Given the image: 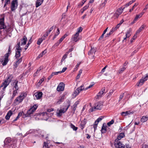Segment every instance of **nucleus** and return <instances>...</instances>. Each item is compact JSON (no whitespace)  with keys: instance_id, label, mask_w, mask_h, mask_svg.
<instances>
[{"instance_id":"obj_1","label":"nucleus","mask_w":148,"mask_h":148,"mask_svg":"<svg viewBox=\"0 0 148 148\" xmlns=\"http://www.w3.org/2000/svg\"><path fill=\"white\" fill-rule=\"evenodd\" d=\"M13 77L12 75H10L7 79L5 80L1 84L0 86V90H1L2 94L5 93V89L8 86L10 82L12 81Z\"/></svg>"},{"instance_id":"obj_2","label":"nucleus","mask_w":148,"mask_h":148,"mask_svg":"<svg viewBox=\"0 0 148 148\" xmlns=\"http://www.w3.org/2000/svg\"><path fill=\"white\" fill-rule=\"evenodd\" d=\"M11 53L10 46L8 49V52L5 54L4 55V60L2 61V64L3 66L7 64L9 61V56L10 54Z\"/></svg>"},{"instance_id":"obj_3","label":"nucleus","mask_w":148,"mask_h":148,"mask_svg":"<svg viewBox=\"0 0 148 148\" xmlns=\"http://www.w3.org/2000/svg\"><path fill=\"white\" fill-rule=\"evenodd\" d=\"M4 146L5 147H8V146H10V148H12L13 146H12V143L13 142L11 138L10 137H8L6 138L4 141Z\"/></svg>"},{"instance_id":"obj_4","label":"nucleus","mask_w":148,"mask_h":148,"mask_svg":"<svg viewBox=\"0 0 148 148\" xmlns=\"http://www.w3.org/2000/svg\"><path fill=\"white\" fill-rule=\"evenodd\" d=\"M18 0H12L11 2V10L12 11L17 9L18 6Z\"/></svg>"},{"instance_id":"obj_5","label":"nucleus","mask_w":148,"mask_h":148,"mask_svg":"<svg viewBox=\"0 0 148 148\" xmlns=\"http://www.w3.org/2000/svg\"><path fill=\"white\" fill-rule=\"evenodd\" d=\"M148 75L147 74H146L145 77H143L136 84V86L138 87L142 86L144 82L147 79Z\"/></svg>"},{"instance_id":"obj_6","label":"nucleus","mask_w":148,"mask_h":148,"mask_svg":"<svg viewBox=\"0 0 148 148\" xmlns=\"http://www.w3.org/2000/svg\"><path fill=\"white\" fill-rule=\"evenodd\" d=\"M4 18H2L1 19H0V29H6V30L7 32H8L9 30V28H7L6 26L5 25L4 23Z\"/></svg>"},{"instance_id":"obj_7","label":"nucleus","mask_w":148,"mask_h":148,"mask_svg":"<svg viewBox=\"0 0 148 148\" xmlns=\"http://www.w3.org/2000/svg\"><path fill=\"white\" fill-rule=\"evenodd\" d=\"M114 145L116 148H125V146L120 141H114Z\"/></svg>"},{"instance_id":"obj_8","label":"nucleus","mask_w":148,"mask_h":148,"mask_svg":"<svg viewBox=\"0 0 148 148\" xmlns=\"http://www.w3.org/2000/svg\"><path fill=\"white\" fill-rule=\"evenodd\" d=\"M64 84L63 82H60L58 86L57 90L58 92L63 91L64 89Z\"/></svg>"},{"instance_id":"obj_9","label":"nucleus","mask_w":148,"mask_h":148,"mask_svg":"<svg viewBox=\"0 0 148 148\" xmlns=\"http://www.w3.org/2000/svg\"><path fill=\"white\" fill-rule=\"evenodd\" d=\"M103 104L101 102H98L95 104L94 109L95 110H101L102 108Z\"/></svg>"},{"instance_id":"obj_10","label":"nucleus","mask_w":148,"mask_h":148,"mask_svg":"<svg viewBox=\"0 0 148 148\" xmlns=\"http://www.w3.org/2000/svg\"><path fill=\"white\" fill-rule=\"evenodd\" d=\"M42 92H36L34 95V96L35 97L36 99H40L42 97Z\"/></svg>"},{"instance_id":"obj_11","label":"nucleus","mask_w":148,"mask_h":148,"mask_svg":"<svg viewBox=\"0 0 148 148\" xmlns=\"http://www.w3.org/2000/svg\"><path fill=\"white\" fill-rule=\"evenodd\" d=\"M105 91V89L102 88L101 90L98 93L97 96L95 97L96 99H99V98L102 97L103 94L104 93Z\"/></svg>"},{"instance_id":"obj_12","label":"nucleus","mask_w":148,"mask_h":148,"mask_svg":"<svg viewBox=\"0 0 148 148\" xmlns=\"http://www.w3.org/2000/svg\"><path fill=\"white\" fill-rule=\"evenodd\" d=\"M125 136L124 134V133H120L118 136L117 138L114 141L116 142L117 141H119L122 138L124 137Z\"/></svg>"},{"instance_id":"obj_13","label":"nucleus","mask_w":148,"mask_h":148,"mask_svg":"<svg viewBox=\"0 0 148 148\" xmlns=\"http://www.w3.org/2000/svg\"><path fill=\"white\" fill-rule=\"evenodd\" d=\"M17 60L16 62L14 64V65L15 68L17 67L18 64H20L22 61V57L21 58H20L16 59Z\"/></svg>"},{"instance_id":"obj_14","label":"nucleus","mask_w":148,"mask_h":148,"mask_svg":"<svg viewBox=\"0 0 148 148\" xmlns=\"http://www.w3.org/2000/svg\"><path fill=\"white\" fill-rule=\"evenodd\" d=\"M34 112L32 110V109L30 108L27 111V113L24 114L25 117H27L30 116L31 114H33Z\"/></svg>"},{"instance_id":"obj_15","label":"nucleus","mask_w":148,"mask_h":148,"mask_svg":"<svg viewBox=\"0 0 148 148\" xmlns=\"http://www.w3.org/2000/svg\"><path fill=\"white\" fill-rule=\"evenodd\" d=\"M86 123V119L85 118L82 121H81L80 123V128L82 130H83L85 126Z\"/></svg>"},{"instance_id":"obj_16","label":"nucleus","mask_w":148,"mask_h":148,"mask_svg":"<svg viewBox=\"0 0 148 148\" xmlns=\"http://www.w3.org/2000/svg\"><path fill=\"white\" fill-rule=\"evenodd\" d=\"M44 0H37L36 2V7L38 8L43 3Z\"/></svg>"},{"instance_id":"obj_17","label":"nucleus","mask_w":148,"mask_h":148,"mask_svg":"<svg viewBox=\"0 0 148 148\" xmlns=\"http://www.w3.org/2000/svg\"><path fill=\"white\" fill-rule=\"evenodd\" d=\"M21 50H15L16 54L15 57L16 59L18 58L21 56Z\"/></svg>"},{"instance_id":"obj_18","label":"nucleus","mask_w":148,"mask_h":148,"mask_svg":"<svg viewBox=\"0 0 148 148\" xmlns=\"http://www.w3.org/2000/svg\"><path fill=\"white\" fill-rule=\"evenodd\" d=\"M12 114V112L11 110H9L8 111L5 116V119L7 120H8Z\"/></svg>"},{"instance_id":"obj_19","label":"nucleus","mask_w":148,"mask_h":148,"mask_svg":"<svg viewBox=\"0 0 148 148\" xmlns=\"http://www.w3.org/2000/svg\"><path fill=\"white\" fill-rule=\"evenodd\" d=\"M96 51V50L95 48L94 47L92 48L88 52V54L89 55L91 54L93 55V54H95Z\"/></svg>"},{"instance_id":"obj_20","label":"nucleus","mask_w":148,"mask_h":148,"mask_svg":"<svg viewBox=\"0 0 148 148\" xmlns=\"http://www.w3.org/2000/svg\"><path fill=\"white\" fill-rule=\"evenodd\" d=\"M18 81L17 80H15L13 82V85H14L13 88H15V90H18Z\"/></svg>"},{"instance_id":"obj_21","label":"nucleus","mask_w":148,"mask_h":148,"mask_svg":"<svg viewBox=\"0 0 148 148\" xmlns=\"http://www.w3.org/2000/svg\"><path fill=\"white\" fill-rule=\"evenodd\" d=\"M27 41V38L26 36H24L23 39H21V45H25L26 44V42Z\"/></svg>"},{"instance_id":"obj_22","label":"nucleus","mask_w":148,"mask_h":148,"mask_svg":"<svg viewBox=\"0 0 148 148\" xmlns=\"http://www.w3.org/2000/svg\"><path fill=\"white\" fill-rule=\"evenodd\" d=\"M133 113L132 112H130V111H127L125 112H122L121 113V114L122 116H126L127 115L130 114H133Z\"/></svg>"},{"instance_id":"obj_23","label":"nucleus","mask_w":148,"mask_h":148,"mask_svg":"<svg viewBox=\"0 0 148 148\" xmlns=\"http://www.w3.org/2000/svg\"><path fill=\"white\" fill-rule=\"evenodd\" d=\"M65 98V95H63L57 101L56 103L58 104H60L61 102L63 101Z\"/></svg>"},{"instance_id":"obj_24","label":"nucleus","mask_w":148,"mask_h":148,"mask_svg":"<svg viewBox=\"0 0 148 148\" xmlns=\"http://www.w3.org/2000/svg\"><path fill=\"white\" fill-rule=\"evenodd\" d=\"M23 100V99H22L20 97V96L16 98L14 100V102H18L19 103H21Z\"/></svg>"},{"instance_id":"obj_25","label":"nucleus","mask_w":148,"mask_h":148,"mask_svg":"<svg viewBox=\"0 0 148 148\" xmlns=\"http://www.w3.org/2000/svg\"><path fill=\"white\" fill-rule=\"evenodd\" d=\"M67 102L68 103V104L67 106V108L65 109V110L64 108H63L62 109H60L61 110H62V112H63V113H64V112H65L67 110L68 108H69V107H70V101H68Z\"/></svg>"},{"instance_id":"obj_26","label":"nucleus","mask_w":148,"mask_h":148,"mask_svg":"<svg viewBox=\"0 0 148 148\" xmlns=\"http://www.w3.org/2000/svg\"><path fill=\"white\" fill-rule=\"evenodd\" d=\"M53 111V109L52 108L48 109L47 110V112H43L42 113V116L47 115L48 114V112H50Z\"/></svg>"},{"instance_id":"obj_27","label":"nucleus","mask_w":148,"mask_h":148,"mask_svg":"<svg viewBox=\"0 0 148 148\" xmlns=\"http://www.w3.org/2000/svg\"><path fill=\"white\" fill-rule=\"evenodd\" d=\"M79 34L76 33L74 35V37L73 38V40L75 42H77L78 40L77 38L79 36Z\"/></svg>"},{"instance_id":"obj_28","label":"nucleus","mask_w":148,"mask_h":148,"mask_svg":"<svg viewBox=\"0 0 148 148\" xmlns=\"http://www.w3.org/2000/svg\"><path fill=\"white\" fill-rule=\"evenodd\" d=\"M148 116H143L140 119L141 122L144 123L146 121L148 120Z\"/></svg>"},{"instance_id":"obj_29","label":"nucleus","mask_w":148,"mask_h":148,"mask_svg":"<svg viewBox=\"0 0 148 148\" xmlns=\"http://www.w3.org/2000/svg\"><path fill=\"white\" fill-rule=\"evenodd\" d=\"M62 113H63L62 110H58L57 111V115L58 116H60L62 114Z\"/></svg>"},{"instance_id":"obj_30","label":"nucleus","mask_w":148,"mask_h":148,"mask_svg":"<svg viewBox=\"0 0 148 148\" xmlns=\"http://www.w3.org/2000/svg\"><path fill=\"white\" fill-rule=\"evenodd\" d=\"M101 131L102 133H104L106 132V127L104 126V124L102 126Z\"/></svg>"},{"instance_id":"obj_31","label":"nucleus","mask_w":148,"mask_h":148,"mask_svg":"<svg viewBox=\"0 0 148 148\" xmlns=\"http://www.w3.org/2000/svg\"><path fill=\"white\" fill-rule=\"evenodd\" d=\"M125 7L123 8H119L117 10L116 12V13H117L119 15H120L123 12V9Z\"/></svg>"},{"instance_id":"obj_32","label":"nucleus","mask_w":148,"mask_h":148,"mask_svg":"<svg viewBox=\"0 0 148 148\" xmlns=\"http://www.w3.org/2000/svg\"><path fill=\"white\" fill-rule=\"evenodd\" d=\"M145 27V25H142L139 28V29L138 30L136 33V34H137L138 33H139L143 29H144Z\"/></svg>"},{"instance_id":"obj_33","label":"nucleus","mask_w":148,"mask_h":148,"mask_svg":"<svg viewBox=\"0 0 148 148\" xmlns=\"http://www.w3.org/2000/svg\"><path fill=\"white\" fill-rule=\"evenodd\" d=\"M27 94L26 92H23L19 96L20 97L24 99L27 96Z\"/></svg>"},{"instance_id":"obj_34","label":"nucleus","mask_w":148,"mask_h":148,"mask_svg":"<svg viewBox=\"0 0 148 148\" xmlns=\"http://www.w3.org/2000/svg\"><path fill=\"white\" fill-rule=\"evenodd\" d=\"M47 50L45 49L44 51H42L41 53H40V55L38 56V58H40L42 56L45 54L47 53Z\"/></svg>"},{"instance_id":"obj_35","label":"nucleus","mask_w":148,"mask_h":148,"mask_svg":"<svg viewBox=\"0 0 148 148\" xmlns=\"http://www.w3.org/2000/svg\"><path fill=\"white\" fill-rule=\"evenodd\" d=\"M70 127L72 128L73 130L76 131L77 130V127H75L72 123H71L70 125Z\"/></svg>"},{"instance_id":"obj_36","label":"nucleus","mask_w":148,"mask_h":148,"mask_svg":"<svg viewBox=\"0 0 148 148\" xmlns=\"http://www.w3.org/2000/svg\"><path fill=\"white\" fill-rule=\"evenodd\" d=\"M136 0H132L131 1H130L127 3H126L125 5V7H127L128 6H129L130 5H131L132 3L134 2Z\"/></svg>"},{"instance_id":"obj_37","label":"nucleus","mask_w":148,"mask_h":148,"mask_svg":"<svg viewBox=\"0 0 148 148\" xmlns=\"http://www.w3.org/2000/svg\"><path fill=\"white\" fill-rule=\"evenodd\" d=\"M131 30L130 28L129 30L127 31L126 32L125 34V35L126 36V37H129L131 36Z\"/></svg>"},{"instance_id":"obj_38","label":"nucleus","mask_w":148,"mask_h":148,"mask_svg":"<svg viewBox=\"0 0 148 148\" xmlns=\"http://www.w3.org/2000/svg\"><path fill=\"white\" fill-rule=\"evenodd\" d=\"M20 42H18L16 46V49L15 50H21L22 49H21V47L20 46Z\"/></svg>"},{"instance_id":"obj_39","label":"nucleus","mask_w":148,"mask_h":148,"mask_svg":"<svg viewBox=\"0 0 148 148\" xmlns=\"http://www.w3.org/2000/svg\"><path fill=\"white\" fill-rule=\"evenodd\" d=\"M17 90H13L12 99H13L16 95V94L17 93Z\"/></svg>"},{"instance_id":"obj_40","label":"nucleus","mask_w":148,"mask_h":148,"mask_svg":"<svg viewBox=\"0 0 148 148\" xmlns=\"http://www.w3.org/2000/svg\"><path fill=\"white\" fill-rule=\"evenodd\" d=\"M126 69V68L123 66L122 68H120L119 70V73H123V72Z\"/></svg>"},{"instance_id":"obj_41","label":"nucleus","mask_w":148,"mask_h":148,"mask_svg":"<svg viewBox=\"0 0 148 148\" xmlns=\"http://www.w3.org/2000/svg\"><path fill=\"white\" fill-rule=\"evenodd\" d=\"M103 118V117L102 116L99 117L96 120V121H95V122L98 124L99 122Z\"/></svg>"},{"instance_id":"obj_42","label":"nucleus","mask_w":148,"mask_h":148,"mask_svg":"<svg viewBox=\"0 0 148 148\" xmlns=\"http://www.w3.org/2000/svg\"><path fill=\"white\" fill-rule=\"evenodd\" d=\"M79 91L77 88L74 92L73 95H75V96H76L77 95H78V94L80 92Z\"/></svg>"},{"instance_id":"obj_43","label":"nucleus","mask_w":148,"mask_h":148,"mask_svg":"<svg viewBox=\"0 0 148 148\" xmlns=\"http://www.w3.org/2000/svg\"><path fill=\"white\" fill-rule=\"evenodd\" d=\"M84 86V85H82V86H80L78 88H77L79 91L80 92L83 90H85V89H84L83 87Z\"/></svg>"},{"instance_id":"obj_44","label":"nucleus","mask_w":148,"mask_h":148,"mask_svg":"<svg viewBox=\"0 0 148 148\" xmlns=\"http://www.w3.org/2000/svg\"><path fill=\"white\" fill-rule=\"evenodd\" d=\"M84 86V85H82V86H80L78 88H77L79 91L80 92L83 90H85V89H84L83 87Z\"/></svg>"},{"instance_id":"obj_45","label":"nucleus","mask_w":148,"mask_h":148,"mask_svg":"<svg viewBox=\"0 0 148 148\" xmlns=\"http://www.w3.org/2000/svg\"><path fill=\"white\" fill-rule=\"evenodd\" d=\"M42 41H43V40H42V39L40 38H39L38 39V40L37 41V44L38 45H40L41 44V43H42Z\"/></svg>"},{"instance_id":"obj_46","label":"nucleus","mask_w":148,"mask_h":148,"mask_svg":"<svg viewBox=\"0 0 148 148\" xmlns=\"http://www.w3.org/2000/svg\"><path fill=\"white\" fill-rule=\"evenodd\" d=\"M114 120L112 119L110 121H109L107 123V125L108 126H110L112 124L114 123Z\"/></svg>"},{"instance_id":"obj_47","label":"nucleus","mask_w":148,"mask_h":148,"mask_svg":"<svg viewBox=\"0 0 148 148\" xmlns=\"http://www.w3.org/2000/svg\"><path fill=\"white\" fill-rule=\"evenodd\" d=\"M38 106H37V105L35 104L33 106V107L30 108L32 109V110H33L34 112Z\"/></svg>"},{"instance_id":"obj_48","label":"nucleus","mask_w":148,"mask_h":148,"mask_svg":"<svg viewBox=\"0 0 148 148\" xmlns=\"http://www.w3.org/2000/svg\"><path fill=\"white\" fill-rule=\"evenodd\" d=\"M82 28L80 27L77 29V32H76L79 34V33L82 32Z\"/></svg>"},{"instance_id":"obj_49","label":"nucleus","mask_w":148,"mask_h":148,"mask_svg":"<svg viewBox=\"0 0 148 148\" xmlns=\"http://www.w3.org/2000/svg\"><path fill=\"white\" fill-rule=\"evenodd\" d=\"M124 95V93H122L120 95V97H119V101L122 100V99Z\"/></svg>"},{"instance_id":"obj_50","label":"nucleus","mask_w":148,"mask_h":148,"mask_svg":"<svg viewBox=\"0 0 148 148\" xmlns=\"http://www.w3.org/2000/svg\"><path fill=\"white\" fill-rule=\"evenodd\" d=\"M141 17V16H139V14H137L134 19V21H136L138 18Z\"/></svg>"},{"instance_id":"obj_51","label":"nucleus","mask_w":148,"mask_h":148,"mask_svg":"<svg viewBox=\"0 0 148 148\" xmlns=\"http://www.w3.org/2000/svg\"><path fill=\"white\" fill-rule=\"evenodd\" d=\"M89 3L88 4H87L82 9H83L85 11L89 7Z\"/></svg>"},{"instance_id":"obj_52","label":"nucleus","mask_w":148,"mask_h":148,"mask_svg":"<svg viewBox=\"0 0 148 148\" xmlns=\"http://www.w3.org/2000/svg\"><path fill=\"white\" fill-rule=\"evenodd\" d=\"M10 2L9 1L5 0V4L4 5V7L5 8L7 5L10 3Z\"/></svg>"},{"instance_id":"obj_53","label":"nucleus","mask_w":148,"mask_h":148,"mask_svg":"<svg viewBox=\"0 0 148 148\" xmlns=\"http://www.w3.org/2000/svg\"><path fill=\"white\" fill-rule=\"evenodd\" d=\"M98 124V123H96L95 122L93 125V127L94 128L95 131L97 129Z\"/></svg>"},{"instance_id":"obj_54","label":"nucleus","mask_w":148,"mask_h":148,"mask_svg":"<svg viewBox=\"0 0 148 148\" xmlns=\"http://www.w3.org/2000/svg\"><path fill=\"white\" fill-rule=\"evenodd\" d=\"M53 26H52L49 29L48 31H47L46 33H47L48 34H50V32L52 31V30L53 29Z\"/></svg>"},{"instance_id":"obj_55","label":"nucleus","mask_w":148,"mask_h":148,"mask_svg":"<svg viewBox=\"0 0 148 148\" xmlns=\"http://www.w3.org/2000/svg\"><path fill=\"white\" fill-rule=\"evenodd\" d=\"M76 108H77V106H75L74 105H73V106H72L73 110L74 111V112H75V111L76 110Z\"/></svg>"},{"instance_id":"obj_56","label":"nucleus","mask_w":148,"mask_h":148,"mask_svg":"<svg viewBox=\"0 0 148 148\" xmlns=\"http://www.w3.org/2000/svg\"><path fill=\"white\" fill-rule=\"evenodd\" d=\"M67 69V68L66 67L63 68L62 69V71H60V73L64 72Z\"/></svg>"},{"instance_id":"obj_57","label":"nucleus","mask_w":148,"mask_h":148,"mask_svg":"<svg viewBox=\"0 0 148 148\" xmlns=\"http://www.w3.org/2000/svg\"><path fill=\"white\" fill-rule=\"evenodd\" d=\"M60 33V31L59 30V28H58L57 29V31L55 34V37H56Z\"/></svg>"},{"instance_id":"obj_58","label":"nucleus","mask_w":148,"mask_h":148,"mask_svg":"<svg viewBox=\"0 0 148 148\" xmlns=\"http://www.w3.org/2000/svg\"><path fill=\"white\" fill-rule=\"evenodd\" d=\"M41 70V69L40 68H39V69H38L36 72L34 74V76H36V74L38 73H39V71H40V70Z\"/></svg>"},{"instance_id":"obj_59","label":"nucleus","mask_w":148,"mask_h":148,"mask_svg":"<svg viewBox=\"0 0 148 148\" xmlns=\"http://www.w3.org/2000/svg\"><path fill=\"white\" fill-rule=\"evenodd\" d=\"M73 48H72L71 49H70L67 52H66V53H67L68 55V54L69 53V52L72 51H73Z\"/></svg>"},{"instance_id":"obj_60","label":"nucleus","mask_w":148,"mask_h":148,"mask_svg":"<svg viewBox=\"0 0 148 148\" xmlns=\"http://www.w3.org/2000/svg\"><path fill=\"white\" fill-rule=\"evenodd\" d=\"M24 113H23V112H20L18 114V116H19V117H20L21 116H22L23 115V114H24ZM23 116H24V115H23Z\"/></svg>"},{"instance_id":"obj_61","label":"nucleus","mask_w":148,"mask_h":148,"mask_svg":"<svg viewBox=\"0 0 148 148\" xmlns=\"http://www.w3.org/2000/svg\"><path fill=\"white\" fill-rule=\"evenodd\" d=\"M54 76L53 74V73H52L48 77V80H50L52 77Z\"/></svg>"},{"instance_id":"obj_62","label":"nucleus","mask_w":148,"mask_h":148,"mask_svg":"<svg viewBox=\"0 0 148 148\" xmlns=\"http://www.w3.org/2000/svg\"><path fill=\"white\" fill-rule=\"evenodd\" d=\"M60 43V42L58 41V42H57L54 44V46L55 47H57Z\"/></svg>"},{"instance_id":"obj_63","label":"nucleus","mask_w":148,"mask_h":148,"mask_svg":"<svg viewBox=\"0 0 148 148\" xmlns=\"http://www.w3.org/2000/svg\"><path fill=\"white\" fill-rule=\"evenodd\" d=\"M112 31H110V32L106 34V37H109L110 35L112 34Z\"/></svg>"},{"instance_id":"obj_64","label":"nucleus","mask_w":148,"mask_h":148,"mask_svg":"<svg viewBox=\"0 0 148 148\" xmlns=\"http://www.w3.org/2000/svg\"><path fill=\"white\" fill-rule=\"evenodd\" d=\"M116 29V28L113 27L110 30V31H112V33H113Z\"/></svg>"}]
</instances>
